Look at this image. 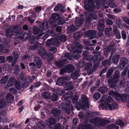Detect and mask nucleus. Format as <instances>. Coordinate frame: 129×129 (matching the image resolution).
I'll list each match as a JSON object with an SVG mask.
<instances>
[{"label":"nucleus","instance_id":"obj_54","mask_svg":"<svg viewBox=\"0 0 129 129\" xmlns=\"http://www.w3.org/2000/svg\"><path fill=\"white\" fill-rule=\"evenodd\" d=\"M58 99L57 95L54 93H53L51 99L52 101L53 102H55L57 101Z\"/></svg>","mask_w":129,"mask_h":129},{"label":"nucleus","instance_id":"obj_2","mask_svg":"<svg viewBox=\"0 0 129 129\" xmlns=\"http://www.w3.org/2000/svg\"><path fill=\"white\" fill-rule=\"evenodd\" d=\"M21 29V27L19 25H14L13 27V29L14 30L15 33L18 36V38L22 40L24 39L26 41L28 40L31 36V30H28V33L24 32L23 33V30H20Z\"/></svg>","mask_w":129,"mask_h":129},{"label":"nucleus","instance_id":"obj_59","mask_svg":"<svg viewBox=\"0 0 129 129\" xmlns=\"http://www.w3.org/2000/svg\"><path fill=\"white\" fill-rule=\"evenodd\" d=\"M92 64L91 63L88 62L87 63L85 67V69L86 70H88L92 67Z\"/></svg>","mask_w":129,"mask_h":129},{"label":"nucleus","instance_id":"obj_35","mask_svg":"<svg viewBox=\"0 0 129 129\" xmlns=\"http://www.w3.org/2000/svg\"><path fill=\"white\" fill-rule=\"evenodd\" d=\"M43 31H41V29L40 28L35 26H34L33 28V33L35 34H37L39 33H41Z\"/></svg>","mask_w":129,"mask_h":129},{"label":"nucleus","instance_id":"obj_33","mask_svg":"<svg viewBox=\"0 0 129 129\" xmlns=\"http://www.w3.org/2000/svg\"><path fill=\"white\" fill-rule=\"evenodd\" d=\"M49 23L51 25V27L54 28L58 25V21H56L54 20H50L49 21Z\"/></svg>","mask_w":129,"mask_h":129},{"label":"nucleus","instance_id":"obj_15","mask_svg":"<svg viewBox=\"0 0 129 129\" xmlns=\"http://www.w3.org/2000/svg\"><path fill=\"white\" fill-rule=\"evenodd\" d=\"M39 55L44 59H45L47 57V53L44 48L43 47H41L39 50Z\"/></svg>","mask_w":129,"mask_h":129},{"label":"nucleus","instance_id":"obj_12","mask_svg":"<svg viewBox=\"0 0 129 129\" xmlns=\"http://www.w3.org/2000/svg\"><path fill=\"white\" fill-rule=\"evenodd\" d=\"M68 80L67 77L64 76L61 77L59 78L56 82V84L58 85H63V86L66 82Z\"/></svg>","mask_w":129,"mask_h":129},{"label":"nucleus","instance_id":"obj_40","mask_svg":"<svg viewBox=\"0 0 129 129\" xmlns=\"http://www.w3.org/2000/svg\"><path fill=\"white\" fill-rule=\"evenodd\" d=\"M59 39L61 42L64 43L67 40V38L65 35H62L59 37Z\"/></svg>","mask_w":129,"mask_h":129},{"label":"nucleus","instance_id":"obj_7","mask_svg":"<svg viewBox=\"0 0 129 129\" xmlns=\"http://www.w3.org/2000/svg\"><path fill=\"white\" fill-rule=\"evenodd\" d=\"M83 46L80 44L77 43L72 49L71 51L73 52V55L75 58H79L80 56L79 53L82 52V49L83 48Z\"/></svg>","mask_w":129,"mask_h":129},{"label":"nucleus","instance_id":"obj_37","mask_svg":"<svg viewBox=\"0 0 129 129\" xmlns=\"http://www.w3.org/2000/svg\"><path fill=\"white\" fill-rule=\"evenodd\" d=\"M112 28H106L105 30L106 35L108 36H110L111 35Z\"/></svg>","mask_w":129,"mask_h":129},{"label":"nucleus","instance_id":"obj_17","mask_svg":"<svg viewBox=\"0 0 129 129\" xmlns=\"http://www.w3.org/2000/svg\"><path fill=\"white\" fill-rule=\"evenodd\" d=\"M99 24L98 29L99 31H102L105 27L104 21L103 19H100L99 20Z\"/></svg>","mask_w":129,"mask_h":129},{"label":"nucleus","instance_id":"obj_20","mask_svg":"<svg viewBox=\"0 0 129 129\" xmlns=\"http://www.w3.org/2000/svg\"><path fill=\"white\" fill-rule=\"evenodd\" d=\"M121 63L119 65V67L121 69H123L128 63V60L126 57H122L121 59Z\"/></svg>","mask_w":129,"mask_h":129},{"label":"nucleus","instance_id":"obj_58","mask_svg":"<svg viewBox=\"0 0 129 129\" xmlns=\"http://www.w3.org/2000/svg\"><path fill=\"white\" fill-rule=\"evenodd\" d=\"M125 80L123 79L121 80L120 83V86L121 87L124 88L125 86Z\"/></svg>","mask_w":129,"mask_h":129},{"label":"nucleus","instance_id":"obj_48","mask_svg":"<svg viewBox=\"0 0 129 129\" xmlns=\"http://www.w3.org/2000/svg\"><path fill=\"white\" fill-rule=\"evenodd\" d=\"M78 100V97L77 95H74L72 99V102L73 103H75L76 106L77 104L79 105V103Z\"/></svg>","mask_w":129,"mask_h":129},{"label":"nucleus","instance_id":"obj_55","mask_svg":"<svg viewBox=\"0 0 129 129\" xmlns=\"http://www.w3.org/2000/svg\"><path fill=\"white\" fill-rule=\"evenodd\" d=\"M62 6V5L61 4H59L55 6L54 9V10L55 11H57Z\"/></svg>","mask_w":129,"mask_h":129},{"label":"nucleus","instance_id":"obj_13","mask_svg":"<svg viewBox=\"0 0 129 129\" xmlns=\"http://www.w3.org/2000/svg\"><path fill=\"white\" fill-rule=\"evenodd\" d=\"M67 61L66 59H64L58 61H56L54 62L55 64L58 67L61 68L63 67L65 64H67Z\"/></svg>","mask_w":129,"mask_h":129},{"label":"nucleus","instance_id":"obj_63","mask_svg":"<svg viewBox=\"0 0 129 129\" xmlns=\"http://www.w3.org/2000/svg\"><path fill=\"white\" fill-rule=\"evenodd\" d=\"M84 63L83 61L82 60H81L79 61L77 64V66L80 67H82L84 65Z\"/></svg>","mask_w":129,"mask_h":129},{"label":"nucleus","instance_id":"obj_25","mask_svg":"<svg viewBox=\"0 0 129 129\" xmlns=\"http://www.w3.org/2000/svg\"><path fill=\"white\" fill-rule=\"evenodd\" d=\"M13 31L10 28H7L5 30V36L9 38H11L13 35Z\"/></svg>","mask_w":129,"mask_h":129},{"label":"nucleus","instance_id":"obj_30","mask_svg":"<svg viewBox=\"0 0 129 129\" xmlns=\"http://www.w3.org/2000/svg\"><path fill=\"white\" fill-rule=\"evenodd\" d=\"M79 72L78 71H76L73 73H71V77L74 80L76 79L79 77Z\"/></svg>","mask_w":129,"mask_h":129},{"label":"nucleus","instance_id":"obj_27","mask_svg":"<svg viewBox=\"0 0 129 129\" xmlns=\"http://www.w3.org/2000/svg\"><path fill=\"white\" fill-rule=\"evenodd\" d=\"M56 120L52 117L50 118L49 119L46 120V123L48 125H52L54 124L56 122Z\"/></svg>","mask_w":129,"mask_h":129},{"label":"nucleus","instance_id":"obj_16","mask_svg":"<svg viewBox=\"0 0 129 129\" xmlns=\"http://www.w3.org/2000/svg\"><path fill=\"white\" fill-rule=\"evenodd\" d=\"M48 22L47 20H45L44 21L41 23H40L39 27L41 31H43L46 30L48 28Z\"/></svg>","mask_w":129,"mask_h":129},{"label":"nucleus","instance_id":"obj_24","mask_svg":"<svg viewBox=\"0 0 129 129\" xmlns=\"http://www.w3.org/2000/svg\"><path fill=\"white\" fill-rule=\"evenodd\" d=\"M92 19L89 16H87L85 18L84 22L85 27H88L90 26V22Z\"/></svg>","mask_w":129,"mask_h":129},{"label":"nucleus","instance_id":"obj_3","mask_svg":"<svg viewBox=\"0 0 129 129\" xmlns=\"http://www.w3.org/2000/svg\"><path fill=\"white\" fill-rule=\"evenodd\" d=\"M109 94L110 96L115 97V99L117 101H121L124 102H127V106L129 108V94L125 93L120 94L112 90L109 92Z\"/></svg>","mask_w":129,"mask_h":129},{"label":"nucleus","instance_id":"obj_5","mask_svg":"<svg viewBox=\"0 0 129 129\" xmlns=\"http://www.w3.org/2000/svg\"><path fill=\"white\" fill-rule=\"evenodd\" d=\"M82 101L80 102L79 105L77 104L76 106V108L78 110H80L81 109H84L88 108L89 107L90 103L88 102V100L87 96L85 95H83L81 96Z\"/></svg>","mask_w":129,"mask_h":129},{"label":"nucleus","instance_id":"obj_62","mask_svg":"<svg viewBox=\"0 0 129 129\" xmlns=\"http://www.w3.org/2000/svg\"><path fill=\"white\" fill-rule=\"evenodd\" d=\"M52 39H48L46 42V46L48 47L50 46L51 45H52Z\"/></svg>","mask_w":129,"mask_h":129},{"label":"nucleus","instance_id":"obj_32","mask_svg":"<svg viewBox=\"0 0 129 129\" xmlns=\"http://www.w3.org/2000/svg\"><path fill=\"white\" fill-rule=\"evenodd\" d=\"M66 69L69 73H71L74 70V66L71 64H68L66 66Z\"/></svg>","mask_w":129,"mask_h":129},{"label":"nucleus","instance_id":"obj_57","mask_svg":"<svg viewBox=\"0 0 129 129\" xmlns=\"http://www.w3.org/2000/svg\"><path fill=\"white\" fill-rule=\"evenodd\" d=\"M116 125L111 123L108 125L106 127V129H115Z\"/></svg>","mask_w":129,"mask_h":129},{"label":"nucleus","instance_id":"obj_34","mask_svg":"<svg viewBox=\"0 0 129 129\" xmlns=\"http://www.w3.org/2000/svg\"><path fill=\"white\" fill-rule=\"evenodd\" d=\"M83 21H84L80 19L79 18H77L76 19L75 21V23L76 26L80 27L82 25Z\"/></svg>","mask_w":129,"mask_h":129},{"label":"nucleus","instance_id":"obj_45","mask_svg":"<svg viewBox=\"0 0 129 129\" xmlns=\"http://www.w3.org/2000/svg\"><path fill=\"white\" fill-rule=\"evenodd\" d=\"M28 39H29V41L31 44H35L36 42L37 39L36 37H32L31 36L29 37Z\"/></svg>","mask_w":129,"mask_h":129},{"label":"nucleus","instance_id":"obj_38","mask_svg":"<svg viewBox=\"0 0 129 129\" xmlns=\"http://www.w3.org/2000/svg\"><path fill=\"white\" fill-rule=\"evenodd\" d=\"M8 78V75H6L4 76L1 80V83L3 84H5L7 82Z\"/></svg>","mask_w":129,"mask_h":129},{"label":"nucleus","instance_id":"obj_28","mask_svg":"<svg viewBox=\"0 0 129 129\" xmlns=\"http://www.w3.org/2000/svg\"><path fill=\"white\" fill-rule=\"evenodd\" d=\"M120 58V55L118 54L114 55L112 58V60L113 63L115 64L118 63Z\"/></svg>","mask_w":129,"mask_h":129},{"label":"nucleus","instance_id":"obj_56","mask_svg":"<svg viewBox=\"0 0 129 129\" xmlns=\"http://www.w3.org/2000/svg\"><path fill=\"white\" fill-rule=\"evenodd\" d=\"M58 25H62L65 23V21L62 18H59V19L57 21Z\"/></svg>","mask_w":129,"mask_h":129},{"label":"nucleus","instance_id":"obj_43","mask_svg":"<svg viewBox=\"0 0 129 129\" xmlns=\"http://www.w3.org/2000/svg\"><path fill=\"white\" fill-rule=\"evenodd\" d=\"M78 29V28L74 25H70L69 28V30L70 33Z\"/></svg>","mask_w":129,"mask_h":129},{"label":"nucleus","instance_id":"obj_61","mask_svg":"<svg viewBox=\"0 0 129 129\" xmlns=\"http://www.w3.org/2000/svg\"><path fill=\"white\" fill-rule=\"evenodd\" d=\"M107 69L108 68L107 67H105L100 72V76H101L103 74L105 73L107 71Z\"/></svg>","mask_w":129,"mask_h":129},{"label":"nucleus","instance_id":"obj_53","mask_svg":"<svg viewBox=\"0 0 129 129\" xmlns=\"http://www.w3.org/2000/svg\"><path fill=\"white\" fill-rule=\"evenodd\" d=\"M116 124L121 127H123L124 125V123L123 120H118L116 121Z\"/></svg>","mask_w":129,"mask_h":129},{"label":"nucleus","instance_id":"obj_41","mask_svg":"<svg viewBox=\"0 0 129 129\" xmlns=\"http://www.w3.org/2000/svg\"><path fill=\"white\" fill-rule=\"evenodd\" d=\"M6 102L5 100L3 99H0V108H2L5 107L6 105Z\"/></svg>","mask_w":129,"mask_h":129},{"label":"nucleus","instance_id":"obj_44","mask_svg":"<svg viewBox=\"0 0 129 129\" xmlns=\"http://www.w3.org/2000/svg\"><path fill=\"white\" fill-rule=\"evenodd\" d=\"M56 92L57 94L59 95H61L64 93L65 91L62 89L58 88L56 89Z\"/></svg>","mask_w":129,"mask_h":129},{"label":"nucleus","instance_id":"obj_21","mask_svg":"<svg viewBox=\"0 0 129 129\" xmlns=\"http://www.w3.org/2000/svg\"><path fill=\"white\" fill-rule=\"evenodd\" d=\"M51 112L54 116L57 117L61 114V111L57 108H53L52 109Z\"/></svg>","mask_w":129,"mask_h":129},{"label":"nucleus","instance_id":"obj_18","mask_svg":"<svg viewBox=\"0 0 129 129\" xmlns=\"http://www.w3.org/2000/svg\"><path fill=\"white\" fill-rule=\"evenodd\" d=\"M63 86L65 89L67 90H72L74 87V85L71 82H66Z\"/></svg>","mask_w":129,"mask_h":129},{"label":"nucleus","instance_id":"obj_42","mask_svg":"<svg viewBox=\"0 0 129 129\" xmlns=\"http://www.w3.org/2000/svg\"><path fill=\"white\" fill-rule=\"evenodd\" d=\"M19 77L21 80L23 82L25 81L26 80L27 78L25 74L23 73H21L19 75Z\"/></svg>","mask_w":129,"mask_h":129},{"label":"nucleus","instance_id":"obj_4","mask_svg":"<svg viewBox=\"0 0 129 129\" xmlns=\"http://www.w3.org/2000/svg\"><path fill=\"white\" fill-rule=\"evenodd\" d=\"M114 100L110 96H108L105 100L104 104H101L100 106L102 107H104V106H107L110 110H115L118 108V105L116 103H114L112 104H110L109 103L113 101Z\"/></svg>","mask_w":129,"mask_h":129},{"label":"nucleus","instance_id":"obj_50","mask_svg":"<svg viewBox=\"0 0 129 129\" xmlns=\"http://www.w3.org/2000/svg\"><path fill=\"white\" fill-rule=\"evenodd\" d=\"M89 52L88 50L84 51L83 52L82 54V57L84 59H85L87 56H88Z\"/></svg>","mask_w":129,"mask_h":129},{"label":"nucleus","instance_id":"obj_47","mask_svg":"<svg viewBox=\"0 0 129 129\" xmlns=\"http://www.w3.org/2000/svg\"><path fill=\"white\" fill-rule=\"evenodd\" d=\"M43 95L44 98L45 99H49L51 98V95L48 92H44L43 94Z\"/></svg>","mask_w":129,"mask_h":129},{"label":"nucleus","instance_id":"obj_52","mask_svg":"<svg viewBox=\"0 0 129 129\" xmlns=\"http://www.w3.org/2000/svg\"><path fill=\"white\" fill-rule=\"evenodd\" d=\"M98 117L95 118L91 119L89 120V122L96 126Z\"/></svg>","mask_w":129,"mask_h":129},{"label":"nucleus","instance_id":"obj_22","mask_svg":"<svg viewBox=\"0 0 129 129\" xmlns=\"http://www.w3.org/2000/svg\"><path fill=\"white\" fill-rule=\"evenodd\" d=\"M15 81V79L13 76H11L9 79L7 86L8 87H10L13 85Z\"/></svg>","mask_w":129,"mask_h":129},{"label":"nucleus","instance_id":"obj_49","mask_svg":"<svg viewBox=\"0 0 129 129\" xmlns=\"http://www.w3.org/2000/svg\"><path fill=\"white\" fill-rule=\"evenodd\" d=\"M113 70L112 69H110L108 70L106 74V76L108 78H109L112 74Z\"/></svg>","mask_w":129,"mask_h":129},{"label":"nucleus","instance_id":"obj_31","mask_svg":"<svg viewBox=\"0 0 129 129\" xmlns=\"http://www.w3.org/2000/svg\"><path fill=\"white\" fill-rule=\"evenodd\" d=\"M9 51L6 46H4L2 45H0V52L4 53H8Z\"/></svg>","mask_w":129,"mask_h":129},{"label":"nucleus","instance_id":"obj_11","mask_svg":"<svg viewBox=\"0 0 129 129\" xmlns=\"http://www.w3.org/2000/svg\"><path fill=\"white\" fill-rule=\"evenodd\" d=\"M97 33V31L95 30H89L84 32V35L85 36V37H89V39H92L95 37Z\"/></svg>","mask_w":129,"mask_h":129},{"label":"nucleus","instance_id":"obj_39","mask_svg":"<svg viewBox=\"0 0 129 129\" xmlns=\"http://www.w3.org/2000/svg\"><path fill=\"white\" fill-rule=\"evenodd\" d=\"M59 41L55 39H52V45L56 46H58L60 44Z\"/></svg>","mask_w":129,"mask_h":129},{"label":"nucleus","instance_id":"obj_6","mask_svg":"<svg viewBox=\"0 0 129 129\" xmlns=\"http://www.w3.org/2000/svg\"><path fill=\"white\" fill-rule=\"evenodd\" d=\"M104 59L103 57H100L98 58L97 55H93V56L90 55L88 56L85 59L86 60L88 61H93V67H97L100 64V63Z\"/></svg>","mask_w":129,"mask_h":129},{"label":"nucleus","instance_id":"obj_36","mask_svg":"<svg viewBox=\"0 0 129 129\" xmlns=\"http://www.w3.org/2000/svg\"><path fill=\"white\" fill-rule=\"evenodd\" d=\"M59 17L58 14L53 13L52 14L50 20H54V21H57Z\"/></svg>","mask_w":129,"mask_h":129},{"label":"nucleus","instance_id":"obj_1","mask_svg":"<svg viewBox=\"0 0 129 129\" xmlns=\"http://www.w3.org/2000/svg\"><path fill=\"white\" fill-rule=\"evenodd\" d=\"M73 96V93L71 91H69L66 92L63 95V98L66 101V102H63L61 104L58 106L59 108L62 110H64L68 113L70 112V108H73L71 104V100Z\"/></svg>","mask_w":129,"mask_h":129},{"label":"nucleus","instance_id":"obj_9","mask_svg":"<svg viewBox=\"0 0 129 129\" xmlns=\"http://www.w3.org/2000/svg\"><path fill=\"white\" fill-rule=\"evenodd\" d=\"M113 77L112 78L109 79L108 81V83L109 84L110 86L112 88H113L115 86L120 76L119 71L117 70L114 73Z\"/></svg>","mask_w":129,"mask_h":129},{"label":"nucleus","instance_id":"obj_26","mask_svg":"<svg viewBox=\"0 0 129 129\" xmlns=\"http://www.w3.org/2000/svg\"><path fill=\"white\" fill-rule=\"evenodd\" d=\"M83 34V33L81 31L76 32L74 34L73 37L76 40L79 39L81 38Z\"/></svg>","mask_w":129,"mask_h":129},{"label":"nucleus","instance_id":"obj_51","mask_svg":"<svg viewBox=\"0 0 129 129\" xmlns=\"http://www.w3.org/2000/svg\"><path fill=\"white\" fill-rule=\"evenodd\" d=\"M101 94L99 92H96L94 93L93 95V98L94 99L97 100L101 97Z\"/></svg>","mask_w":129,"mask_h":129},{"label":"nucleus","instance_id":"obj_46","mask_svg":"<svg viewBox=\"0 0 129 129\" xmlns=\"http://www.w3.org/2000/svg\"><path fill=\"white\" fill-rule=\"evenodd\" d=\"M47 60L48 61H51L54 59L53 55L52 53H49L48 54H47Z\"/></svg>","mask_w":129,"mask_h":129},{"label":"nucleus","instance_id":"obj_10","mask_svg":"<svg viewBox=\"0 0 129 129\" xmlns=\"http://www.w3.org/2000/svg\"><path fill=\"white\" fill-rule=\"evenodd\" d=\"M96 126L98 127H104L109 123V121L98 117Z\"/></svg>","mask_w":129,"mask_h":129},{"label":"nucleus","instance_id":"obj_14","mask_svg":"<svg viewBox=\"0 0 129 129\" xmlns=\"http://www.w3.org/2000/svg\"><path fill=\"white\" fill-rule=\"evenodd\" d=\"M78 129H93V125L89 123L81 124L79 125Z\"/></svg>","mask_w":129,"mask_h":129},{"label":"nucleus","instance_id":"obj_29","mask_svg":"<svg viewBox=\"0 0 129 129\" xmlns=\"http://www.w3.org/2000/svg\"><path fill=\"white\" fill-rule=\"evenodd\" d=\"M6 99L9 102L12 103L14 99V97L10 93H8L6 96Z\"/></svg>","mask_w":129,"mask_h":129},{"label":"nucleus","instance_id":"obj_19","mask_svg":"<svg viewBox=\"0 0 129 129\" xmlns=\"http://www.w3.org/2000/svg\"><path fill=\"white\" fill-rule=\"evenodd\" d=\"M34 61L36 63L37 67L38 68H40L42 64L41 59L38 56H36L34 57Z\"/></svg>","mask_w":129,"mask_h":129},{"label":"nucleus","instance_id":"obj_8","mask_svg":"<svg viewBox=\"0 0 129 129\" xmlns=\"http://www.w3.org/2000/svg\"><path fill=\"white\" fill-rule=\"evenodd\" d=\"M96 6L93 0H87L84 3V9L88 12H93Z\"/></svg>","mask_w":129,"mask_h":129},{"label":"nucleus","instance_id":"obj_64","mask_svg":"<svg viewBox=\"0 0 129 129\" xmlns=\"http://www.w3.org/2000/svg\"><path fill=\"white\" fill-rule=\"evenodd\" d=\"M125 92L126 93H129V81L127 83V85L125 89Z\"/></svg>","mask_w":129,"mask_h":129},{"label":"nucleus","instance_id":"obj_23","mask_svg":"<svg viewBox=\"0 0 129 129\" xmlns=\"http://www.w3.org/2000/svg\"><path fill=\"white\" fill-rule=\"evenodd\" d=\"M108 88L106 86H102L99 88L98 91L102 94H105L107 92Z\"/></svg>","mask_w":129,"mask_h":129},{"label":"nucleus","instance_id":"obj_60","mask_svg":"<svg viewBox=\"0 0 129 129\" xmlns=\"http://www.w3.org/2000/svg\"><path fill=\"white\" fill-rule=\"evenodd\" d=\"M64 56L67 58H68L70 60H72V56L71 55V54L69 53H66Z\"/></svg>","mask_w":129,"mask_h":129}]
</instances>
